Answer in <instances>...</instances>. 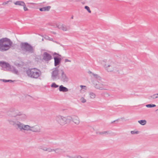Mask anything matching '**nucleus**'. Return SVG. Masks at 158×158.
<instances>
[{"label": "nucleus", "mask_w": 158, "mask_h": 158, "mask_svg": "<svg viewBox=\"0 0 158 158\" xmlns=\"http://www.w3.org/2000/svg\"><path fill=\"white\" fill-rule=\"evenodd\" d=\"M7 121L10 125L13 126L17 129H19L22 132L26 133L27 131L30 130L29 125H24L18 121L10 118L8 119Z\"/></svg>", "instance_id": "obj_1"}, {"label": "nucleus", "mask_w": 158, "mask_h": 158, "mask_svg": "<svg viewBox=\"0 0 158 158\" xmlns=\"http://www.w3.org/2000/svg\"><path fill=\"white\" fill-rule=\"evenodd\" d=\"M13 42L10 39L7 38H3L0 39V51H6L12 47Z\"/></svg>", "instance_id": "obj_2"}, {"label": "nucleus", "mask_w": 158, "mask_h": 158, "mask_svg": "<svg viewBox=\"0 0 158 158\" xmlns=\"http://www.w3.org/2000/svg\"><path fill=\"white\" fill-rule=\"evenodd\" d=\"M0 66L3 68H8L9 71H11L16 74L18 73V70L15 68L13 66L11 67L8 63L4 61H0Z\"/></svg>", "instance_id": "obj_3"}, {"label": "nucleus", "mask_w": 158, "mask_h": 158, "mask_svg": "<svg viewBox=\"0 0 158 158\" xmlns=\"http://www.w3.org/2000/svg\"><path fill=\"white\" fill-rule=\"evenodd\" d=\"M104 67L105 69L108 72H116L118 71L117 68L114 66V64L113 63H110L109 64L106 63L104 64Z\"/></svg>", "instance_id": "obj_4"}, {"label": "nucleus", "mask_w": 158, "mask_h": 158, "mask_svg": "<svg viewBox=\"0 0 158 158\" xmlns=\"http://www.w3.org/2000/svg\"><path fill=\"white\" fill-rule=\"evenodd\" d=\"M40 70L35 68L30 69V77L35 78H38L41 74Z\"/></svg>", "instance_id": "obj_5"}, {"label": "nucleus", "mask_w": 158, "mask_h": 158, "mask_svg": "<svg viewBox=\"0 0 158 158\" xmlns=\"http://www.w3.org/2000/svg\"><path fill=\"white\" fill-rule=\"evenodd\" d=\"M57 121L61 125H64L66 124V117L59 115L56 118Z\"/></svg>", "instance_id": "obj_6"}, {"label": "nucleus", "mask_w": 158, "mask_h": 158, "mask_svg": "<svg viewBox=\"0 0 158 158\" xmlns=\"http://www.w3.org/2000/svg\"><path fill=\"white\" fill-rule=\"evenodd\" d=\"M21 49L25 52H27L30 50V44L26 42H22L20 44Z\"/></svg>", "instance_id": "obj_7"}, {"label": "nucleus", "mask_w": 158, "mask_h": 158, "mask_svg": "<svg viewBox=\"0 0 158 158\" xmlns=\"http://www.w3.org/2000/svg\"><path fill=\"white\" fill-rule=\"evenodd\" d=\"M20 115H21L23 118H24L25 117V114H23L22 112L19 111L18 110H16V111L15 110V112H13L12 113H9V112H8V115L11 117H17Z\"/></svg>", "instance_id": "obj_8"}, {"label": "nucleus", "mask_w": 158, "mask_h": 158, "mask_svg": "<svg viewBox=\"0 0 158 158\" xmlns=\"http://www.w3.org/2000/svg\"><path fill=\"white\" fill-rule=\"evenodd\" d=\"M61 75L60 77L61 81L67 83L69 81L68 77L64 73L63 70L61 69Z\"/></svg>", "instance_id": "obj_9"}, {"label": "nucleus", "mask_w": 158, "mask_h": 158, "mask_svg": "<svg viewBox=\"0 0 158 158\" xmlns=\"http://www.w3.org/2000/svg\"><path fill=\"white\" fill-rule=\"evenodd\" d=\"M59 67V66H58L57 67L55 68L54 70L52 73L51 78L53 80L56 79L58 75L59 69H58V68Z\"/></svg>", "instance_id": "obj_10"}, {"label": "nucleus", "mask_w": 158, "mask_h": 158, "mask_svg": "<svg viewBox=\"0 0 158 158\" xmlns=\"http://www.w3.org/2000/svg\"><path fill=\"white\" fill-rule=\"evenodd\" d=\"M43 56V59L46 61H48L52 59L51 55L46 52H44Z\"/></svg>", "instance_id": "obj_11"}, {"label": "nucleus", "mask_w": 158, "mask_h": 158, "mask_svg": "<svg viewBox=\"0 0 158 158\" xmlns=\"http://www.w3.org/2000/svg\"><path fill=\"white\" fill-rule=\"evenodd\" d=\"M54 65L56 66L59 65L61 63L62 59L60 57L58 56H54Z\"/></svg>", "instance_id": "obj_12"}, {"label": "nucleus", "mask_w": 158, "mask_h": 158, "mask_svg": "<svg viewBox=\"0 0 158 158\" xmlns=\"http://www.w3.org/2000/svg\"><path fill=\"white\" fill-rule=\"evenodd\" d=\"M30 131H32L34 132H39L40 131V127L37 125L32 127L30 126Z\"/></svg>", "instance_id": "obj_13"}, {"label": "nucleus", "mask_w": 158, "mask_h": 158, "mask_svg": "<svg viewBox=\"0 0 158 158\" xmlns=\"http://www.w3.org/2000/svg\"><path fill=\"white\" fill-rule=\"evenodd\" d=\"M72 121L76 124L78 125L80 123L78 117L76 116H74L73 117Z\"/></svg>", "instance_id": "obj_14"}, {"label": "nucleus", "mask_w": 158, "mask_h": 158, "mask_svg": "<svg viewBox=\"0 0 158 158\" xmlns=\"http://www.w3.org/2000/svg\"><path fill=\"white\" fill-rule=\"evenodd\" d=\"M59 89L60 91V92H66L68 91V89L63 85L60 86Z\"/></svg>", "instance_id": "obj_15"}, {"label": "nucleus", "mask_w": 158, "mask_h": 158, "mask_svg": "<svg viewBox=\"0 0 158 158\" xmlns=\"http://www.w3.org/2000/svg\"><path fill=\"white\" fill-rule=\"evenodd\" d=\"M53 151H55L56 153L59 155L61 154L63 152H65L63 149L60 148L53 149Z\"/></svg>", "instance_id": "obj_16"}, {"label": "nucleus", "mask_w": 158, "mask_h": 158, "mask_svg": "<svg viewBox=\"0 0 158 158\" xmlns=\"http://www.w3.org/2000/svg\"><path fill=\"white\" fill-rule=\"evenodd\" d=\"M51 8V6H48L45 7H44L39 8V10L41 11H49Z\"/></svg>", "instance_id": "obj_17"}, {"label": "nucleus", "mask_w": 158, "mask_h": 158, "mask_svg": "<svg viewBox=\"0 0 158 158\" xmlns=\"http://www.w3.org/2000/svg\"><path fill=\"white\" fill-rule=\"evenodd\" d=\"M95 87L98 89L100 90L105 89L103 88V85L101 84H96L95 85Z\"/></svg>", "instance_id": "obj_18"}, {"label": "nucleus", "mask_w": 158, "mask_h": 158, "mask_svg": "<svg viewBox=\"0 0 158 158\" xmlns=\"http://www.w3.org/2000/svg\"><path fill=\"white\" fill-rule=\"evenodd\" d=\"M14 4L16 5H18L19 6H24L25 5V3L23 1H17L14 3Z\"/></svg>", "instance_id": "obj_19"}, {"label": "nucleus", "mask_w": 158, "mask_h": 158, "mask_svg": "<svg viewBox=\"0 0 158 158\" xmlns=\"http://www.w3.org/2000/svg\"><path fill=\"white\" fill-rule=\"evenodd\" d=\"M72 118L73 117L70 116H68L67 117H66V123H69L71 121H72Z\"/></svg>", "instance_id": "obj_20"}, {"label": "nucleus", "mask_w": 158, "mask_h": 158, "mask_svg": "<svg viewBox=\"0 0 158 158\" xmlns=\"http://www.w3.org/2000/svg\"><path fill=\"white\" fill-rule=\"evenodd\" d=\"M33 57V58L34 59L35 61L38 62L39 60V58L38 56H37L35 54H34L33 56H31Z\"/></svg>", "instance_id": "obj_21"}, {"label": "nucleus", "mask_w": 158, "mask_h": 158, "mask_svg": "<svg viewBox=\"0 0 158 158\" xmlns=\"http://www.w3.org/2000/svg\"><path fill=\"white\" fill-rule=\"evenodd\" d=\"M138 122L141 125H144L146 124L147 121L145 120H139Z\"/></svg>", "instance_id": "obj_22"}, {"label": "nucleus", "mask_w": 158, "mask_h": 158, "mask_svg": "<svg viewBox=\"0 0 158 158\" xmlns=\"http://www.w3.org/2000/svg\"><path fill=\"white\" fill-rule=\"evenodd\" d=\"M59 28L61 29L63 31H67L68 30L67 28L63 25L61 26L60 27H59Z\"/></svg>", "instance_id": "obj_23"}, {"label": "nucleus", "mask_w": 158, "mask_h": 158, "mask_svg": "<svg viewBox=\"0 0 158 158\" xmlns=\"http://www.w3.org/2000/svg\"><path fill=\"white\" fill-rule=\"evenodd\" d=\"M18 110V109H15L14 108H11L9 109V110L8 112H8H9V113H12L13 112H15V111H16V110Z\"/></svg>", "instance_id": "obj_24"}, {"label": "nucleus", "mask_w": 158, "mask_h": 158, "mask_svg": "<svg viewBox=\"0 0 158 158\" xmlns=\"http://www.w3.org/2000/svg\"><path fill=\"white\" fill-rule=\"evenodd\" d=\"M35 51V47H33L30 45V53H34Z\"/></svg>", "instance_id": "obj_25"}, {"label": "nucleus", "mask_w": 158, "mask_h": 158, "mask_svg": "<svg viewBox=\"0 0 158 158\" xmlns=\"http://www.w3.org/2000/svg\"><path fill=\"white\" fill-rule=\"evenodd\" d=\"M146 106L148 108H152L156 106V105L153 104H148L146 105Z\"/></svg>", "instance_id": "obj_26"}, {"label": "nucleus", "mask_w": 158, "mask_h": 158, "mask_svg": "<svg viewBox=\"0 0 158 158\" xmlns=\"http://www.w3.org/2000/svg\"><path fill=\"white\" fill-rule=\"evenodd\" d=\"M51 87L52 88H57L59 87V85H56L55 83L53 82L51 84Z\"/></svg>", "instance_id": "obj_27"}, {"label": "nucleus", "mask_w": 158, "mask_h": 158, "mask_svg": "<svg viewBox=\"0 0 158 158\" xmlns=\"http://www.w3.org/2000/svg\"><path fill=\"white\" fill-rule=\"evenodd\" d=\"M89 95L90 98H95L96 96L95 94L93 92H90L89 93Z\"/></svg>", "instance_id": "obj_28"}, {"label": "nucleus", "mask_w": 158, "mask_h": 158, "mask_svg": "<svg viewBox=\"0 0 158 158\" xmlns=\"http://www.w3.org/2000/svg\"><path fill=\"white\" fill-rule=\"evenodd\" d=\"M45 39L47 40H48L50 41H53V39L49 37L48 36L45 35V37L44 38Z\"/></svg>", "instance_id": "obj_29"}, {"label": "nucleus", "mask_w": 158, "mask_h": 158, "mask_svg": "<svg viewBox=\"0 0 158 158\" xmlns=\"http://www.w3.org/2000/svg\"><path fill=\"white\" fill-rule=\"evenodd\" d=\"M157 95H158V94H154L153 95L151 96L150 97L153 99H155L158 98Z\"/></svg>", "instance_id": "obj_30"}, {"label": "nucleus", "mask_w": 158, "mask_h": 158, "mask_svg": "<svg viewBox=\"0 0 158 158\" xmlns=\"http://www.w3.org/2000/svg\"><path fill=\"white\" fill-rule=\"evenodd\" d=\"M85 9H86L89 13H91V11L90 10L89 7L88 6H85Z\"/></svg>", "instance_id": "obj_31"}, {"label": "nucleus", "mask_w": 158, "mask_h": 158, "mask_svg": "<svg viewBox=\"0 0 158 158\" xmlns=\"http://www.w3.org/2000/svg\"><path fill=\"white\" fill-rule=\"evenodd\" d=\"M18 116H19V120H23L24 119H25L26 118V116L25 115V118H23L21 115H18Z\"/></svg>", "instance_id": "obj_32"}, {"label": "nucleus", "mask_w": 158, "mask_h": 158, "mask_svg": "<svg viewBox=\"0 0 158 158\" xmlns=\"http://www.w3.org/2000/svg\"><path fill=\"white\" fill-rule=\"evenodd\" d=\"M80 100L83 103H84L86 102V100L83 97H81L80 99Z\"/></svg>", "instance_id": "obj_33"}, {"label": "nucleus", "mask_w": 158, "mask_h": 158, "mask_svg": "<svg viewBox=\"0 0 158 158\" xmlns=\"http://www.w3.org/2000/svg\"><path fill=\"white\" fill-rule=\"evenodd\" d=\"M131 132L132 134H137L139 133V131H131Z\"/></svg>", "instance_id": "obj_34"}, {"label": "nucleus", "mask_w": 158, "mask_h": 158, "mask_svg": "<svg viewBox=\"0 0 158 158\" xmlns=\"http://www.w3.org/2000/svg\"><path fill=\"white\" fill-rule=\"evenodd\" d=\"M108 131V132L106 133V135H113L114 133L112 132H110V131Z\"/></svg>", "instance_id": "obj_35"}, {"label": "nucleus", "mask_w": 158, "mask_h": 158, "mask_svg": "<svg viewBox=\"0 0 158 158\" xmlns=\"http://www.w3.org/2000/svg\"><path fill=\"white\" fill-rule=\"evenodd\" d=\"M26 72L28 76H30V69L29 68L26 71Z\"/></svg>", "instance_id": "obj_36"}, {"label": "nucleus", "mask_w": 158, "mask_h": 158, "mask_svg": "<svg viewBox=\"0 0 158 158\" xmlns=\"http://www.w3.org/2000/svg\"><path fill=\"white\" fill-rule=\"evenodd\" d=\"M92 74L94 76V77L97 79H98V78L99 77L98 75L97 74H95L94 73H92Z\"/></svg>", "instance_id": "obj_37"}, {"label": "nucleus", "mask_w": 158, "mask_h": 158, "mask_svg": "<svg viewBox=\"0 0 158 158\" xmlns=\"http://www.w3.org/2000/svg\"><path fill=\"white\" fill-rule=\"evenodd\" d=\"M11 2V1H6V2H4L2 3V5H5L6 4H7L8 3V2Z\"/></svg>", "instance_id": "obj_38"}, {"label": "nucleus", "mask_w": 158, "mask_h": 158, "mask_svg": "<svg viewBox=\"0 0 158 158\" xmlns=\"http://www.w3.org/2000/svg\"><path fill=\"white\" fill-rule=\"evenodd\" d=\"M104 95L106 97H109L110 96L109 94L107 92L104 93Z\"/></svg>", "instance_id": "obj_39"}, {"label": "nucleus", "mask_w": 158, "mask_h": 158, "mask_svg": "<svg viewBox=\"0 0 158 158\" xmlns=\"http://www.w3.org/2000/svg\"><path fill=\"white\" fill-rule=\"evenodd\" d=\"M97 134H99L100 135H103L104 134V131H102V132H98L97 133Z\"/></svg>", "instance_id": "obj_40"}, {"label": "nucleus", "mask_w": 158, "mask_h": 158, "mask_svg": "<svg viewBox=\"0 0 158 158\" xmlns=\"http://www.w3.org/2000/svg\"><path fill=\"white\" fill-rule=\"evenodd\" d=\"M48 151V152H51L52 151H53V149H52L51 148H48L47 149V151Z\"/></svg>", "instance_id": "obj_41"}, {"label": "nucleus", "mask_w": 158, "mask_h": 158, "mask_svg": "<svg viewBox=\"0 0 158 158\" xmlns=\"http://www.w3.org/2000/svg\"><path fill=\"white\" fill-rule=\"evenodd\" d=\"M23 6V9L25 11H27L28 10V9L26 7L25 4V5Z\"/></svg>", "instance_id": "obj_42"}, {"label": "nucleus", "mask_w": 158, "mask_h": 158, "mask_svg": "<svg viewBox=\"0 0 158 158\" xmlns=\"http://www.w3.org/2000/svg\"><path fill=\"white\" fill-rule=\"evenodd\" d=\"M41 149H42L44 151H47V148H46L45 147H42V148H40Z\"/></svg>", "instance_id": "obj_43"}, {"label": "nucleus", "mask_w": 158, "mask_h": 158, "mask_svg": "<svg viewBox=\"0 0 158 158\" xmlns=\"http://www.w3.org/2000/svg\"><path fill=\"white\" fill-rule=\"evenodd\" d=\"M0 80L1 81H2L4 82H8V80H5V79H0Z\"/></svg>", "instance_id": "obj_44"}, {"label": "nucleus", "mask_w": 158, "mask_h": 158, "mask_svg": "<svg viewBox=\"0 0 158 158\" xmlns=\"http://www.w3.org/2000/svg\"><path fill=\"white\" fill-rule=\"evenodd\" d=\"M64 62L65 63H66V62H71V60H69L68 59H65L64 60Z\"/></svg>", "instance_id": "obj_45"}, {"label": "nucleus", "mask_w": 158, "mask_h": 158, "mask_svg": "<svg viewBox=\"0 0 158 158\" xmlns=\"http://www.w3.org/2000/svg\"><path fill=\"white\" fill-rule=\"evenodd\" d=\"M30 8H33L34 7L33 6H32L31 5H36V4L35 3H30Z\"/></svg>", "instance_id": "obj_46"}, {"label": "nucleus", "mask_w": 158, "mask_h": 158, "mask_svg": "<svg viewBox=\"0 0 158 158\" xmlns=\"http://www.w3.org/2000/svg\"><path fill=\"white\" fill-rule=\"evenodd\" d=\"M58 53H57L56 52H55L53 54V56H54L55 55H56V56H58Z\"/></svg>", "instance_id": "obj_47"}, {"label": "nucleus", "mask_w": 158, "mask_h": 158, "mask_svg": "<svg viewBox=\"0 0 158 158\" xmlns=\"http://www.w3.org/2000/svg\"><path fill=\"white\" fill-rule=\"evenodd\" d=\"M80 86L82 89H83V87L86 88V86L84 85H81Z\"/></svg>", "instance_id": "obj_48"}, {"label": "nucleus", "mask_w": 158, "mask_h": 158, "mask_svg": "<svg viewBox=\"0 0 158 158\" xmlns=\"http://www.w3.org/2000/svg\"><path fill=\"white\" fill-rule=\"evenodd\" d=\"M118 120H119V119H117V120H114V121H113L111 123H114V122H116V121H118Z\"/></svg>", "instance_id": "obj_49"}, {"label": "nucleus", "mask_w": 158, "mask_h": 158, "mask_svg": "<svg viewBox=\"0 0 158 158\" xmlns=\"http://www.w3.org/2000/svg\"><path fill=\"white\" fill-rule=\"evenodd\" d=\"M13 82V81H12V80H8V82Z\"/></svg>", "instance_id": "obj_50"}, {"label": "nucleus", "mask_w": 158, "mask_h": 158, "mask_svg": "<svg viewBox=\"0 0 158 158\" xmlns=\"http://www.w3.org/2000/svg\"><path fill=\"white\" fill-rule=\"evenodd\" d=\"M66 156L68 157H69V158H73V157H72V156H71L69 155H67Z\"/></svg>", "instance_id": "obj_51"}, {"label": "nucleus", "mask_w": 158, "mask_h": 158, "mask_svg": "<svg viewBox=\"0 0 158 158\" xmlns=\"http://www.w3.org/2000/svg\"><path fill=\"white\" fill-rule=\"evenodd\" d=\"M16 65L18 67H19L21 65L19 64H17Z\"/></svg>", "instance_id": "obj_52"}, {"label": "nucleus", "mask_w": 158, "mask_h": 158, "mask_svg": "<svg viewBox=\"0 0 158 158\" xmlns=\"http://www.w3.org/2000/svg\"><path fill=\"white\" fill-rule=\"evenodd\" d=\"M52 33H53L54 34H56V32L54 31H51V32Z\"/></svg>", "instance_id": "obj_53"}, {"label": "nucleus", "mask_w": 158, "mask_h": 158, "mask_svg": "<svg viewBox=\"0 0 158 158\" xmlns=\"http://www.w3.org/2000/svg\"><path fill=\"white\" fill-rule=\"evenodd\" d=\"M58 56V57H60L61 56L60 55L58 54V56Z\"/></svg>", "instance_id": "obj_54"}, {"label": "nucleus", "mask_w": 158, "mask_h": 158, "mask_svg": "<svg viewBox=\"0 0 158 158\" xmlns=\"http://www.w3.org/2000/svg\"><path fill=\"white\" fill-rule=\"evenodd\" d=\"M108 132V131H104V133L105 134H106V133H107Z\"/></svg>", "instance_id": "obj_55"}, {"label": "nucleus", "mask_w": 158, "mask_h": 158, "mask_svg": "<svg viewBox=\"0 0 158 158\" xmlns=\"http://www.w3.org/2000/svg\"><path fill=\"white\" fill-rule=\"evenodd\" d=\"M156 113L158 114V109H157L156 110Z\"/></svg>", "instance_id": "obj_56"}, {"label": "nucleus", "mask_w": 158, "mask_h": 158, "mask_svg": "<svg viewBox=\"0 0 158 158\" xmlns=\"http://www.w3.org/2000/svg\"><path fill=\"white\" fill-rule=\"evenodd\" d=\"M89 73H92H92H92L91 71H89Z\"/></svg>", "instance_id": "obj_57"}, {"label": "nucleus", "mask_w": 158, "mask_h": 158, "mask_svg": "<svg viewBox=\"0 0 158 158\" xmlns=\"http://www.w3.org/2000/svg\"><path fill=\"white\" fill-rule=\"evenodd\" d=\"M73 16H72L71 17V19H73Z\"/></svg>", "instance_id": "obj_58"}, {"label": "nucleus", "mask_w": 158, "mask_h": 158, "mask_svg": "<svg viewBox=\"0 0 158 158\" xmlns=\"http://www.w3.org/2000/svg\"><path fill=\"white\" fill-rule=\"evenodd\" d=\"M27 96L28 97L29 96V95H27V96H25V97L26 98Z\"/></svg>", "instance_id": "obj_59"}, {"label": "nucleus", "mask_w": 158, "mask_h": 158, "mask_svg": "<svg viewBox=\"0 0 158 158\" xmlns=\"http://www.w3.org/2000/svg\"><path fill=\"white\" fill-rule=\"evenodd\" d=\"M55 42H56V43H57V42L56 41H55Z\"/></svg>", "instance_id": "obj_60"}]
</instances>
